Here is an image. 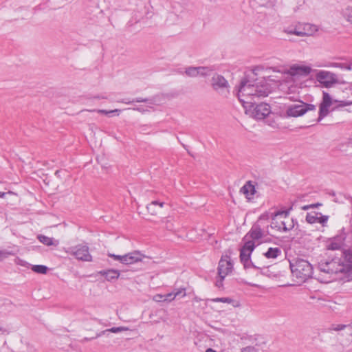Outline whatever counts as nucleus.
I'll return each instance as SVG.
<instances>
[{"label": "nucleus", "mask_w": 352, "mask_h": 352, "mask_svg": "<svg viewBox=\"0 0 352 352\" xmlns=\"http://www.w3.org/2000/svg\"><path fill=\"white\" fill-rule=\"evenodd\" d=\"M346 327L344 324H333L331 327V330L338 331L344 329Z\"/></svg>", "instance_id": "nucleus-32"}, {"label": "nucleus", "mask_w": 352, "mask_h": 352, "mask_svg": "<svg viewBox=\"0 0 352 352\" xmlns=\"http://www.w3.org/2000/svg\"><path fill=\"white\" fill-rule=\"evenodd\" d=\"M281 254V250L278 248H270L264 255L267 258H276Z\"/></svg>", "instance_id": "nucleus-24"}, {"label": "nucleus", "mask_w": 352, "mask_h": 352, "mask_svg": "<svg viewBox=\"0 0 352 352\" xmlns=\"http://www.w3.org/2000/svg\"><path fill=\"white\" fill-rule=\"evenodd\" d=\"M245 113L256 120H263L271 113L270 107L266 103L255 104L254 102L244 104Z\"/></svg>", "instance_id": "nucleus-6"}, {"label": "nucleus", "mask_w": 352, "mask_h": 352, "mask_svg": "<svg viewBox=\"0 0 352 352\" xmlns=\"http://www.w3.org/2000/svg\"><path fill=\"white\" fill-rule=\"evenodd\" d=\"M303 36H312L316 32H318V29L316 25L310 24V23H305L302 25V28L301 29Z\"/></svg>", "instance_id": "nucleus-21"}, {"label": "nucleus", "mask_w": 352, "mask_h": 352, "mask_svg": "<svg viewBox=\"0 0 352 352\" xmlns=\"http://www.w3.org/2000/svg\"><path fill=\"white\" fill-rule=\"evenodd\" d=\"M292 275L300 282H305L313 273L312 265L306 260L297 258L290 262Z\"/></svg>", "instance_id": "nucleus-5"}, {"label": "nucleus", "mask_w": 352, "mask_h": 352, "mask_svg": "<svg viewBox=\"0 0 352 352\" xmlns=\"http://www.w3.org/2000/svg\"><path fill=\"white\" fill-rule=\"evenodd\" d=\"M232 268L233 264L230 257L227 254L223 255L219 262L218 278L215 283L217 287L223 286V280L232 272Z\"/></svg>", "instance_id": "nucleus-7"}, {"label": "nucleus", "mask_w": 352, "mask_h": 352, "mask_svg": "<svg viewBox=\"0 0 352 352\" xmlns=\"http://www.w3.org/2000/svg\"><path fill=\"white\" fill-rule=\"evenodd\" d=\"M107 255L113 260L126 265L138 263L146 258V256L140 251H133L124 255H117L112 253H108Z\"/></svg>", "instance_id": "nucleus-8"}, {"label": "nucleus", "mask_w": 352, "mask_h": 352, "mask_svg": "<svg viewBox=\"0 0 352 352\" xmlns=\"http://www.w3.org/2000/svg\"><path fill=\"white\" fill-rule=\"evenodd\" d=\"M15 263L16 265H21V266H23V267H29V266H30V264L28 263L27 261H23L19 258H16L15 259Z\"/></svg>", "instance_id": "nucleus-31"}, {"label": "nucleus", "mask_w": 352, "mask_h": 352, "mask_svg": "<svg viewBox=\"0 0 352 352\" xmlns=\"http://www.w3.org/2000/svg\"><path fill=\"white\" fill-rule=\"evenodd\" d=\"M128 329L124 327H112L111 329H105L102 331L100 334H98V336L102 335H107L108 333H118L122 331H126Z\"/></svg>", "instance_id": "nucleus-26"}, {"label": "nucleus", "mask_w": 352, "mask_h": 352, "mask_svg": "<svg viewBox=\"0 0 352 352\" xmlns=\"http://www.w3.org/2000/svg\"><path fill=\"white\" fill-rule=\"evenodd\" d=\"M321 272L327 274H344L343 278L347 281L352 280V247L345 250L343 253V258L339 260H332L329 262L321 263L320 265Z\"/></svg>", "instance_id": "nucleus-2"}, {"label": "nucleus", "mask_w": 352, "mask_h": 352, "mask_svg": "<svg viewBox=\"0 0 352 352\" xmlns=\"http://www.w3.org/2000/svg\"><path fill=\"white\" fill-rule=\"evenodd\" d=\"M175 298V295L174 294V292L168 293L166 295H164V301L167 302H171Z\"/></svg>", "instance_id": "nucleus-34"}, {"label": "nucleus", "mask_w": 352, "mask_h": 352, "mask_svg": "<svg viewBox=\"0 0 352 352\" xmlns=\"http://www.w3.org/2000/svg\"><path fill=\"white\" fill-rule=\"evenodd\" d=\"M165 205L164 202L159 201H153L147 205L146 209L151 215H157L160 213V210Z\"/></svg>", "instance_id": "nucleus-18"}, {"label": "nucleus", "mask_w": 352, "mask_h": 352, "mask_svg": "<svg viewBox=\"0 0 352 352\" xmlns=\"http://www.w3.org/2000/svg\"><path fill=\"white\" fill-rule=\"evenodd\" d=\"M38 240L46 246H58L59 245V241L56 240L53 238L47 236L43 234H38L37 236Z\"/></svg>", "instance_id": "nucleus-20"}, {"label": "nucleus", "mask_w": 352, "mask_h": 352, "mask_svg": "<svg viewBox=\"0 0 352 352\" xmlns=\"http://www.w3.org/2000/svg\"><path fill=\"white\" fill-rule=\"evenodd\" d=\"M314 205H316V208L322 206V204L320 203L314 204Z\"/></svg>", "instance_id": "nucleus-43"}, {"label": "nucleus", "mask_w": 352, "mask_h": 352, "mask_svg": "<svg viewBox=\"0 0 352 352\" xmlns=\"http://www.w3.org/2000/svg\"><path fill=\"white\" fill-rule=\"evenodd\" d=\"M211 86L215 91L225 96H227L230 92L228 82L221 75L215 74L212 77Z\"/></svg>", "instance_id": "nucleus-13"}, {"label": "nucleus", "mask_w": 352, "mask_h": 352, "mask_svg": "<svg viewBox=\"0 0 352 352\" xmlns=\"http://www.w3.org/2000/svg\"><path fill=\"white\" fill-rule=\"evenodd\" d=\"M98 274L104 276L105 279L109 282L118 279L120 275V271L114 269L101 270Z\"/></svg>", "instance_id": "nucleus-17"}, {"label": "nucleus", "mask_w": 352, "mask_h": 352, "mask_svg": "<svg viewBox=\"0 0 352 352\" xmlns=\"http://www.w3.org/2000/svg\"><path fill=\"white\" fill-rule=\"evenodd\" d=\"M327 67L344 69H346V70H351V67L350 65H347L346 64L340 63H331L329 65H327Z\"/></svg>", "instance_id": "nucleus-28"}, {"label": "nucleus", "mask_w": 352, "mask_h": 352, "mask_svg": "<svg viewBox=\"0 0 352 352\" xmlns=\"http://www.w3.org/2000/svg\"><path fill=\"white\" fill-rule=\"evenodd\" d=\"M271 87L266 79L251 80L243 79L237 88V96L242 105L252 103L255 100L267 96Z\"/></svg>", "instance_id": "nucleus-1"}, {"label": "nucleus", "mask_w": 352, "mask_h": 352, "mask_svg": "<svg viewBox=\"0 0 352 352\" xmlns=\"http://www.w3.org/2000/svg\"><path fill=\"white\" fill-rule=\"evenodd\" d=\"M315 77L317 82L325 88L333 87L339 82L338 76L335 73L327 70L317 71Z\"/></svg>", "instance_id": "nucleus-9"}, {"label": "nucleus", "mask_w": 352, "mask_h": 352, "mask_svg": "<svg viewBox=\"0 0 352 352\" xmlns=\"http://www.w3.org/2000/svg\"><path fill=\"white\" fill-rule=\"evenodd\" d=\"M316 208V205L309 204V205H305V206H302V209L303 210H309L311 208Z\"/></svg>", "instance_id": "nucleus-39"}, {"label": "nucleus", "mask_w": 352, "mask_h": 352, "mask_svg": "<svg viewBox=\"0 0 352 352\" xmlns=\"http://www.w3.org/2000/svg\"><path fill=\"white\" fill-rule=\"evenodd\" d=\"M174 294L175 295V298L180 295L182 296V297H184L186 296L185 289H178L175 292H174Z\"/></svg>", "instance_id": "nucleus-35"}, {"label": "nucleus", "mask_w": 352, "mask_h": 352, "mask_svg": "<svg viewBox=\"0 0 352 352\" xmlns=\"http://www.w3.org/2000/svg\"><path fill=\"white\" fill-rule=\"evenodd\" d=\"M5 195H6L5 192H0V197H4Z\"/></svg>", "instance_id": "nucleus-42"}, {"label": "nucleus", "mask_w": 352, "mask_h": 352, "mask_svg": "<svg viewBox=\"0 0 352 352\" xmlns=\"http://www.w3.org/2000/svg\"><path fill=\"white\" fill-rule=\"evenodd\" d=\"M338 100H334L333 97L327 92L322 91V99L320 104L318 120H321L327 116L329 112V108L334 103H337Z\"/></svg>", "instance_id": "nucleus-14"}, {"label": "nucleus", "mask_w": 352, "mask_h": 352, "mask_svg": "<svg viewBox=\"0 0 352 352\" xmlns=\"http://www.w3.org/2000/svg\"><path fill=\"white\" fill-rule=\"evenodd\" d=\"M11 254H12L11 252H7L5 250L0 251V259H3Z\"/></svg>", "instance_id": "nucleus-37"}, {"label": "nucleus", "mask_w": 352, "mask_h": 352, "mask_svg": "<svg viewBox=\"0 0 352 352\" xmlns=\"http://www.w3.org/2000/svg\"><path fill=\"white\" fill-rule=\"evenodd\" d=\"M261 219H272L271 228L280 232H287L292 230L295 223L290 217L287 211H278L274 213L266 212L262 214Z\"/></svg>", "instance_id": "nucleus-4"}, {"label": "nucleus", "mask_w": 352, "mask_h": 352, "mask_svg": "<svg viewBox=\"0 0 352 352\" xmlns=\"http://www.w3.org/2000/svg\"><path fill=\"white\" fill-rule=\"evenodd\" d=\"M166 229L168 230H172L173 229V224L172 223H168L166 226Z\"/></svg>", "instance_id": "nucleus-40"}, {"label": "nucleus", "mask_w": 352, "mask_h": 352, "mask_svg": "<svg viewBox=\"0 0 352 352\" xmlns=\"http://www.w3.org/2000/svg\"><path fill=\"white\" fill-rule=\"evenodd\" d=\"M315 109L316 106L314 104L299 102L298 104L288 107L287 109V115L288 116L298 117L304 115L309 111H314Z\"/></svg>", "instance_id": "nucleus-12"}, {"label": "nucleus", "mask_w": 352, "mask_h": 352, "mask_svg": "<svg viewBox=\"0 0 352 352\" xmlns=\"http://www.w3.org/2000/svg\"><path fill=\"white\" fill-rule=\"evenodd\" d=\"M32 270L37 274H45L47 272V267L43 265H34L31 267Z\"/></svg>", "instance_id": "nucleus-27"}, {"label": "nucleus", "mask_w": 352, "mask_h": 352, "mask_svg": "<svg viewBox=\"0 0 352 352\" xmlns=\"http://www.w3.org/2000/svg\"><path fill=\"white\" fill-rule=\"evenodd\" d=\"M1 330V329H0V331Z\"/></svg>", "instance_id": "nucleus-44"}, {"label": "nucleus", "mask_w": 352, "mask_h": 352, "mask_svg": "<svg viewBox=\"0 0 352 352\" xmlns=\"http://www.w3.org/2000/svg\"><path fill=\"white\" fill-rule=\"evenodd\" d=\"M262 236V230L260 228L255 226L250 230L249 235L244 237V245L241 249L240 258L245 268L259 267L250 261V255L256 246L254 241L259 240Z\"/></svg>", "instance_id": "nucleus-3"}, {"label": "nucleus", "mask_w": 352, "mask_h": 352, "mask_svg": "<svg viewBox=\"0 0 352 352\" xmlns=\"http://www.w3.org/2000/svg\"><path fill=\"white\" fill-rule=\"evenodd\" d=\"M213 302H221L228 304H232L233 307H237L239 306V303L236 301L233 300L230 298H216L211 300Z\"/></svg>", "instance_id": "nucleus-25"}, {"label": "nucleus", "mask_w": 352, "mask_h": 352, "mask_svg": "<svg viewBox=\"0 0 352 352\" xmlns=\"http://www.w3.org/2000/svg\"><path fill=\"white\" fill-rule=\"evenodd\" d=\"M342 15L346 22L352 25V6H346L342 11Z\"/></svg>", "instance_id": "nucleus-23"}, {"label": "nucleus", "mask_w": 352, "mask_h": 352, "mask_svg": "<svg viewBox=\"0 0 352 352\" xmlns=\"http://www.w3.org/2000/svg\"><path fill=\"white\" fill-rule=\"evenodd\" d=\"M342 245V239L340 238H334L327 243V248L328 250H336L341 248Z\"/></svg>", "instance_id": "nucleus-22"}, {"label": "nucleus", "mask_w": 352, "mask_h": 352, "mask_svg": "<svg viewBox=\"0 0 352 352\" xmlns=\"http://www.w3.org/2000/svg\"><path fill=\"white\" fill-rule=\"evenodd\" d=\"M164 295L162 294H156L153 297V300L155 302H162L164 301Z\"/></svg>", "instance_id": "nucleus-36"}, {"label": "nucleus", "mask_w": 352, "mask_h": 352, "mask_svg": "<svg viewBox=\"0 0 352 352\" xmlns=\"http://www.w3.org/2000/svg\"><path fill=\"white\" fill-rule=\"evenodd\" d=\"M240 192L244 195L248 200H251L256 192L255 187L248 182L241 188Z\"/></svg>", "instance_id": "nucleus-19"}, {"label": "nucleus", "mask_w": 352, "mask_h": 352, "mask_svg": "<svg viewBox=\"0 0 352 352\" xmlns=\"http://www.w3.org/2000/svg\"><path fill=\"white\" fill-rule=\"evenodd\" d=\"M241 352H258V349L255 346H248L243 348Z\"/></svg>", "instance_id": "nucleus-33"}, {"label": "nucleus", "mask_w": 352, "mask_h": 352, "mask_svg": "<svg viewBox=\"0 0 352 352\" xmlns=\"http://www.w3.org/2000/svg\"><path fill=\"white\" fill-rule=\"evenodd\" d=\"M91 111H96L99 113L104 114V115H109L113 113H118L120 111L119 109H114L111 111H107L104 109H98V110H92Z\"/></svg>", "instance_id": "nucleus-29"}, {"label": "nucleus", "mask_w": 352, "mask_h": 352, "mask_svg": "<svg viewBox=\"0 0 352 352\" xmlns=\"http://www.w3.org/2000/svg\"><path fill=\"white\" fill-rule=\"evenodd\" d=\"M206 352H217V351L214 350L213 349L209 348V349H206Z\"/></svg>", "instance_id": "nucleus-41"}, {"label": "nucleus", "mask_w": 352, "mask_h": 352, "mask_svg": "<svg viewBox=\"0 0 352 352\" xmlns=\"http://www.w3.org/2000/svg\"><path fill=\"white\" fill-rule=\"evenodd\" d=\"M337 103L338 104V107H345V106H348V105H350L352 104L351 102H346V101H339L337 102Z\"/></svg>", "instance_id": "nucleus-38"}, {"label": "nucleus", "mask_w": 352, "mask_h": 352, "mask_svg": "<svg viewBox=\"0 0 352 352\" xmlns=\"http://www.w3.org/2000/svg\"><path fill=\"white\" fill-rule=\"evenodd\" d=\"M329 220V216L323 215L320 212H311L306 215V221L311 224L320 223L323 227L327 226Z\"/></svg>", "instance_id": "nucleus-16"}, {"label": "nucleus", "mask_w": 352, "mask_h": 352, "mask_svg": "<svg viewBox=\"0 0 352 352\" xmlns=\"http://www.w3.org/2000/svg\"><path fill=\"white\" fill-rule=\"evenodd\" d=\"M213 69L210 67H188L185 70V74L192 78L197 76H209Z\"/></svg>", "instance_id": "nucleus-15"}, {"label": "nucleus", "mask_w": 352, "mask_h": 352, "mask_svg": "<svg viewBox=\"0 0 352 352\" xmlns=\"http://www.w3.org/2000/svg\"><path fill=\"white\" fill-rule=\"evenodd\" d=\"M65 252L74 256L78 260L87 262L92 261V256L89 252V248L85 245L70 247L65 250Z\"/></svg>", "instance_id": "nucleus-11"}, {"label": "nucleus", "mask_w": 352, "mask_h": 352, "mask_svg": "<svg viewBox=\"0 0 352 352\" xmlns=\"http://www.w3.org/2000/svg\"><path fill=\"white\" fill-rule=\"evenodd\" d=\"M287 34H294L298 36H303V34L301 30L300 29H294L291 30H286L285 31Z\"/></svg>", "instance_id": "nucleus-30"}, {"label": "nucleus", "mask_w": 352, "mask_h": 352, "mask_svg": "<svg viewBox=\"0 0 352 352\" xmlns=\"http://www.w3.org/2000/svg\"><path fill=\"white\" fill-rule=\"evenodd\" d=\"M312 69L310 66L302 64H293L285 72L286 78L292 80L299 77H305L311 74Z\"/></svg>", "instance_id": "nucleus-10"}]
</instances>
